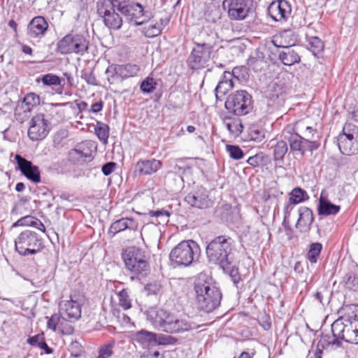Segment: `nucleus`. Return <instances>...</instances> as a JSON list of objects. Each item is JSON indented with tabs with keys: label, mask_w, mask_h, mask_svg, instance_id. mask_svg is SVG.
<instances>
[{
	"label": "nucleus",
	"mask_w": 358,
	"mask_h": 358,
	"mask_svg": "<svg viewBox=\"0 0 358 358\" xmlns=\"http://www.w3.org/2000/svg\"><path fill=\"white\" fill-rule=\"evenodd\" d=\"M146 316L155 328L171 334H182L199 327L188 316L177 317L162 308H150Z\"/></svg>",
	"instance_id": "1"
},
{
	"label": "nucleus",
	"mask_w": 358,
	"mask_h": 358,
	"mask_svg": "<svg viewBox=\"0 0 358 358\" xmlns=\"http://www.w3.org/2000/svg\"><path fill=\"white\" fill-rule=\"evenodd\" d=\"M194 289L199 310L210 313L220 305L222 293L220 289L208 281L205 275L199 276L194 282Z\"/></svg>",
	"instance_id": "2"
},
{
	"label": "nucleus",
	"mask_w": 358,
	"mask_h": 358,
	"mask_svg": "<svg viewBox=\"0 0 358 358\" xmlns=\"http://www.w3.org/2000/svg\"><path fill=\"white\" fill-rule=\"evenodd\" d=\"M122 257L131 280H141L149 273L148 257L143 250L136 246L128 247L123 250Z\"/></svg>",
	"instance_id": "3"
},
{
	"label": "nucleus",
	"mask_w": 358,
	"mask_h": 358,
	"mask_svg": "<svg viewBox=\"0 0 358 358\" xmlns=\"http://www.w3.org/2000/svg\"><path fill=\"white\" fill-rule=\"evenodd\" d=\"M215 35L212 31L210 34L205 30L201 31L200 36L203 38V41L194 43V47L187 59L190 69H200L208 66L213 52V41L215 38Z\"/></svg>",
	"instance_id": "4"
},
{
	"label": "nucleus",
	"mask_w": 358,
	"mask_h": 358,
	"mask_svg": "<svg viewBox=\"0 0 358 358\" xmlns=\"http://www.w3.org/2000/svg\"><path fill=\"white\" fill-rule=\"evenodd\" d=\"M233 240L227 236H218L213 239L206 247V255L210 262L220 267L227 266L229 260L234 258L232 254Z\"/></svg>",
	"instance_id": "5"
},
{
	"label": "nucleus",
	"mask_w": 358,
	"mask_h": 358,
	"mask_svg": "<svg viewBox=\"0 0 358 358\" xmlns=\"http://www.w3.org/2000/svg\"><path fill=\"white\" fill-rule=\"evenodd\" d=\"M358 326V317L356 314L346 315L331 324V332L334 336L332 341H328V345H335L338 347L341 345L339 340L346 343L355 344L356 336H353V328Z\"/></svg>",
	"instance_id": "6"
},
{
	"label": "nucleus",
	"mask_w": 358,
	"mask_h": 358,
	"mask_svg": "<svg viewBox=\"0 0 358 358\" xmlns=\"http://www.w3.org/2000/svg\"><path fill=\"white\" fill-rule=\"evenodd\" d=\"M199 252V246L195 241H183L171 250L169 259L176 266H188L198 258Z\"/></svg>",
	"instance_id": "7"
},
{
	"label": "nucleus",
	"mask_w": 358,
	"mask_h": 358,
	"mask_svg": "<svg viewBox=\"0 0 358 358\" xmlns=\"http://www.w3.org/2000/svg\"><path fill=\"white\" fill-rule=\"evenodd\" d=\"M115 2L117 10L135 26L143 25L150 17V13L145 11L143 6L134 0H115Z\"/></svg>",
	"instance_id": "8"
},
{
	"label": "nucleus",
	"mask_w": 358,
	"mask_h": 358,
	"mask_svg": "<svg viewBox=\"0 0 358 358\" xmlns=\"http://www.w3.org/2000/svg\"><path fill=\"white\" fill-rule=\"evenodd\" d=\"M15 250L22 256L32 255L43 248V239L35 231L24 230L15 241Z\"/></svg>",
	"instance_id": "9"
},
{
	"label": "nucleus",
	"mask_w": 358,
	"mask_h": 358,
	"mask_svg": "<svg viewBox=\"0 0 358 358\" xmlns=\"http://www.w3.org/2000/svg\"><path fill=\"white\" fill-rule=\"evenodd\" d=\"M89 41L82 34L71 33L66 35L57 44V49L62 55H83L88 50Z\"/></svg>",
	"instance_id": "10"
},
{
	"label": "nucleus",
	"mask_w": 358,
	"mask_h": 358,
	"mask_svg": "<svg viewBox=\"0 0 358 358\" xmlns=\"http://www.w3.org/2000/svg\"><path fill=\"white\" fill-rule=\"evenodd\" d=\"M224 106L235 115H245L252 109V96L245 90H238L228 96Z\"/></svg>",
	"instance_id": "11"
},
{
	"label": "nucleus",
	"mask_w": 358,
	"mask_h": 358,
	"mask_svg": "<svg viewBox=\"0 0 358 358\" xmlns=\"http://www.w3.org/2000/svg\"><path fill=\"white\" fill-rule=\"evenodd\" d=\"M338 146L343 155L358 154V127L353 124H345L343 132L337 138Z\"/></svg>",
	"instance_id": "12"
},
{
	"label": "nucleus",
	"mask_w": 358,
	"mask_h": 358,
	"mask_svg": "<svg viewBox=\"0 0 358 358\" xmlns=\"http://www.w3.org/2000/svg\"><path fill=\"white\" fill-rule=\"evenodd\" d=\"M115 0H99L97 13L103 19L104 24L110 29L117 30L121 28L122 19L116 12L117 6Z\"/></svg>",
	"instance_id": "13"
},
{
	"label": "nucleus",
	"mask_w": 358,
	"mask_h": 358,
	"mask_svg": "<svg viewBox=\"0 0 358 358\" xmlns=\"http://www.w3.org/2000/svg\"><path fill=\"white\" fill-rule=\"evenodd\" d=\"M282 136L286 142L289 143L291 151L294 152H299L302 155L306 151L313 152L316 150L320 145V142L308 141L309 140L304 139L299 134L291 131L290 127H287L284 129Z\"/></svg>",
	"instance_id": "14"
},
{
	"label": "nucleus",
	"mask_w": 358,
	"mask_h": 358,
	"mask_svg": "<svg viewBox=\"0 0 358 358\" xmlns=\"http://www.w3.org/2000/svg\"><path fill=\"white\" fill-rule=\"evenodd\" d=\"M222 6L231 20L241 21L245 20L250 12L252 0H224Z\"/></svg>",
	"instance_id": "15"
},
{
	"label": "nucleus",
	"mask_w": 358,
	"mask_h": 358,
	"mask_svg": "<svg viewBox=\"0 0 358 358\" xmlns=\"http://www.w3.org/2000/svg\"><path fill=\"white\" fill-rule=\"evenodd\" d=\"M50 130V122L43 114L39 113L31 118L28 136L31 141H41L48 136Z\"/></svg>",
	"instance_id": "16"
},
{
	"label": "nucleus",
	"mask_w": 358,
	"mask_h": 358,
	"mask_svg": "<svg viewBox=\"0 0 358 358\" xmlns=\"http://www.w3.org/2000/svg\"><path fill=\"white\" fill-rule=\"evenodd\" d=\"M96 150V145L93 141H85L78 144L76 148L71 149L69 152L70 159L75 162L91 161L92 154Z\"/></svg>",
	"instance_id": "17"
},
{
	"label": "nucleus",
	"mask_w": 358,
	"mask_h": 358,
	"mask_svg": "<svg viewBox=\"0 0 358 358\" xmlns=\"http://www.w3.org/2000/svg\"><path fill=\"white\" fill-rule=\"evenodd\" d=\"M59 315L66 322H74L81 316V305L71 296L69 300L62 301L59 303Z\"/></svg>",
	"instance_id": "18"
},
{
	"label": "nucleus",
	"mask_w": 358,
	"mask_h": 358,
	"mask_svg": "<svg viewBox=\"0 0 358 358\" xmlns=\"http://www.w3.org/2000/svg\"><path fill=\"white\" fill-rule=\"evenodd\" d=\"M185 201L192 207L203 209L210 207L212 201L209 199L208 191L199 187L196 191L189 193Z\"/></svg>",
	"instance_id": "19"
},
{
	"label": "nucleus",
	"mask_w": 358,
	"mask_h": 358,
	"mask_svg": "<svg viewBox=\"0 0 358 358\" xmlns=\"http://www.w3.org/2000/svg\"><path fill=\"white\" fill-rule=\"evenodd\" d=\"M15 159L19 169L24 176L35 183L41 181L40 171L38 166H34L31 162L27 160L20 155H16Z\"/></svg>",
	"instance_id": "20"
},
{
	"label": "nucleus",
	"mask_w": 358,
	"mask_h": 358,
	"mask_svg": "<svg viewBox=\"0 0 358 358\" xmlns=\"http://www.w3.org/2000/svg\"><path fill=\"white\" fill-rule=\"evenodd\" d=\"M269 16L275 22L286 20L291 13V6L285 0L273 1L268 7Z\"/></svg>",
	"instance_id": "21"
},
{
	"label": "nucleus",
	"mask_w": 358,
	"mask_h": 358,
	"mask_svg": "<svg viewBox=\"0 0 358 358\" xmlns=\"http://www.w3.org/2000/svg\"><path fill=\"white\" fill-rule=\"evenodd\" d=\"M285 87L283 83L272 82L267 87L266 96L273 102V104L275 103L277 106H280L285 102Z\"/></svg>",
	"instance_id": "22"
},
{
	"label": "nucleus",
	"mask_w": 358,
	"mask_h": 358,
	"mask_svg": "<svg viewBox=\"0 0 358 358\" xmlns=\"http://www.w3.org/2000/svg\"><path fill=\"white\" fill-rule=\"evenodd\" d=\"M308 198L309 196L304 189L300 187L293 189L289 194V201L284 207V222L289 217L293 206L301 203Z\"/></svg>",
	"instance_id": "23"
},
{
	"label": "nucleus",
	"mask_w": 358,
	"mask_h": 358,
	"mask_svg": "<svg viewBox=\"0 0 358 358\" xmlns=\"http://www.w3.org/2000/svg\"><path fill=\"white\" fill-rule=\"evenodd\" d=\"M237 70L238 69L235 68L232 73L224 71L222 80L215 89V96L217 100H222V98L234 87L233 78Z\"/></svg>",
	"instance_id": "24"
},
{
	"label": "nucleus",
	"mask_w": 358,
	"mask_h": 358,
	"mask_svg": "<svg viewBox=\"0 0 358 358\" xmlns=\"http://www.w3.org/2000/svg\"><path fill=\"white\" fill-rule=\"evenodd\" d=\"M48 28V24L42 16L34 17L27 27V34L31 38L43 36Z\"/></svg>",
	"instance_id": "25"
},
{
	"label": "nucleus",
	"mask_w": 358,
	"mask_h": 358,
	"mask_svg": "<svg viewBox=\"0 0 358 358\" xmlns=\"http://www.w3.org/2000/svg\"><path fill=\"white\" fill-rule=\"evenodd\" d=\"M161 161L152 159L148 160H139L135 165V171L139 175H152L161 169Z\"/></svg>",
	"instance_id": "26"
},
{
	"label": "nucleus",
	"mask_w": 358,
	"mask_h": 358,
	"mask_svg": "<svg viewBox=\"0 0 358 358\" xmlns=\"http://www.w3.org/2000/svg\"><path fill=\"white\" fill-rule=\"evenodd\" d=\"M297 41L298 36L293 31L285 30L273 42L275 46L285 48L295 45Z\"/></svg>",
	"instance_id": "27"
},
{
	"label": "nucleus",
	"mask_w": 358,
	"mask_h": 358,
	"mask_svg": "<svg viewBox=\"0 0 358 358\" xmlns=\"http://www.w3.org/2000/svg\"><path fill=\"white\" fill-rule=\"evenodd\" d=\"M299 215L296 227L301 229V231L306 230L314 220L313 212L309 208L302 206L299 209Z\"/></svg>",
	"instance_id": "28"
},
{
	"label": "nucleus",
	"mask_w": 358,
	"mask_h": 358,
	"mask_svg": "<svg viewBox=\"0 0 358 358\" xmlns=\"http://www.w3.org/2000/svg\"><path fill=\"white\" fill-rule=\"evenodd\" d=\"M140 71V67L137 64H127L124 65H116L114 68L115 76L122 78H127L136 76Z\"/></svg>",
	"instance_id": "29"
},
{
	"label": "nucleus",
	"mask_w": 358,
	"mask_h": 358,
	"mask_svg": "<svg viewBox=\"0 0 358 358\" xmlns=\"http://www.w3.org/2000/svg\"><path fill=\"white\" fill-rule=\"evenodd\" d=\"M278 59L286 66H291L301 61L298 52L291 48H285L278 53Z\"/></svg>",
	"instance_id": "30"
},
{
	"label": "nucleus",
	"mask_w": 358,
	"mask_h": 358,
	"mask_svg": "<svg viewBox=\"0 0 358 358\" xmlns=\"http://www.w3.org/2000/svg\"><path fill=\"white\" fill-rule=\"evenodd\" d=\"M155 333L145 329L138 331L132 335L134 341L144 346L155 345Z\"/></svg>",
	"instance_id": "31"
},
{
	"label": "nucleus",
	"mask_w": 358,
	"mask_h": 358,
	"mask_svg": "<svg viewBox=\"0 0 358 358\" xmlns=\"http://www.w3.org/2000/svg\"><path fill=\"white\" fill-rule=\"evenodd\" d=\"M143 24V34L148 38H153L158 36L162 31V23L152 19V15Z\"/></svg>",
	"instance_id": "32"
},
{
	"label": "nucleus",
	"mask_w": 358,
	"mask_h": 358,
	"mask_svg": "<svg viewBox=\"0 0 358 358\" xmlns=\"http://www.w3.org/2000/svg\"><path fill=\"white\" fill-rule=\"evenodd\" d=\"M340 206L333 204L329 200L321 196L317 208L318 214L323 215H336L340 210Z\"/></svg>",
	"instance_id": "33"
},
{
	"label": "nucleus",
	"mask_w": 358,
	"mask_h": 358,
	"mask_svg": "<svg viewBox=\"0 0 358 358\" xmlns=\"http://www.w3.org/2000/svg\"><path fill=\"white\" fill-rule=\"evenodd\" d=\"M288 151V146L286 141H278L273 147V159L278 164H282L284 157Z\"/></svg>",
	"instance_id": "34"
},
{
	"label": "nucleus",
	"mask_w": 358,
	"mask_h": 358,
	"mask_svg": "<svg viewBox=\"0 0 358 358\" xmlns=\"http://www.w3.org/2000/svg\"><path fill=\"white\" fill-rule=\"evenodd\" d=\"M18 226H32L38 229L43 232L45 231V226L39 220L36 219L35 217L29 215L24 216L19 219L13 224V227Z\"/></svg>",
	"instance_id": "35"
},
{
	"label": "nucleus",
	"mask_w": 358,
	"mask_h": 358,
	"mask_svg": "<svg viewBox=\"0 0 358 358\" xmlns=\"http://www.w3.org/2000/svg\"><path fill=\"white\" fill-rule=\"evenodd\" d=\"M134 220L129 218H122L114 222L110 227L108 234H112L113 236L118 232L125 230L128 228H131V224H133Z\"/></svg>",
	"instance_id": "36"
},
{
	"label": "nucleus",
	"mask_w": 358,
	"mask_h": 358,
	"mask_svg": "<svg viewBox=\"0 0 358 358\" xmlns=\"http://www.w3.org/2000/svg\"><path fill=\"white\" fill-rule=\"evenodd\" d=\"M27 343L32 346L38 347L43 350L46 354H51L52 352V350L45 343L43 334H37L29 338Z\"/></svg>",
	"instance_id": "37"
},
{
	"label": "nucleus",
	"mask_w": 358,
	"mask_h": 358,
	"mask_svg": "<svg viewBox=\"0 0 358 358\" xmlns=\"http://www.w3.org/2000/svg\"><path fill=\"white\" fill-rule=\"evenodd\" d=\"M109 130V127L106 124L99 121L96 122L95 134L98 138L105 145L108 143Z\"/></svg>",
	"instance_id": "38"
},
{
	"label": "nucleus",
	"mask_w": 358,
	"mask_h": 358,
	"mask_svg": "<svg viewBox=\"0 0 358 358\" xmlns=\"http://www.w3.org/2000/svg\"><path fill=\"white\" fill-rule=\"evenodd\" d=\"M249 141L261 143L265 138L264 131L256 125H252L248 129Z\"/></svg>",
	"instance_id": "39"
},
{
	"label": "nucleus",
	"mask_w": 358,
	"mask_h": 358,
	"mask_svg": "<svg viewBox=\"0 0 358 358\" xmlns=\"http://www.w3.org/2000/svg\"><path fill=\"white\" fill-rule=\"evenodd\" d=\"M204 17L208 22L215 23L221 18V12L215 5L209 6L204 13Z\"/></svg>",
	"instance_id": "40"
},
{
	"label": "nucleus",
	"mask_w": 358,
	"mask_h": 358,
	"mask_svg": "<svg viewBox=\"0 0 358 358\" xmlns=\"http://www.w3.org/2000/svg\"><path fill=\"white\" fill-rule=\"evenodd\" d=\"M322 249V245L320 243H313L310 245L308 252L307 253V259L310 263L315 264L320 255Z\"/></svg>",
	"instance_id": "41"
},
{
	"label": "nucleus",
	"mask_w": 358,
	"mask_h": 358,
	"mask_svg": "<svg viewBox=\"0 0 358 358\" xmlns=\"http://www.w3.org/2000/svg\"><path fill=\"white\" fill-rule=\"evenodd\" d=\"M224 124L231 135L238 136L241 132L243 126L238 120L226 117Z\"/></svg>",
	"instance_id": "42"
},
{
	"label": "nucleus",
	"mask_w": 358,
	"mask_h": 358,
	"mask_svg": "<svg viewBox=\"0 0 358 358\" xmlns=\"http://www.w3.org/2000/svg\"><path fill=\"white\" fill-rule=\"evenodd\" d=\"M221 268L225 273H229V275L231 278L233 282L235 285H237L240 282L241 276L238 273V268H236L235 266L234 265V259L229 260V262L227 265V266Z\"/></svg>",
	"instance_id": "43"
},
{
	"label": "nucleus",
	"mask_w": 358,
	"mask_h": 358,
	"mask_svg": "<svg viewBox=\"0 0 358 358\" xmlns=\"http://www.w3.org/2000/svg\"><path fill=\"white\" fill-rule=\"evenodd\" d=\"M307 45L314 55L320 53L324 48L323 42L317 36L308 38Z\"/></svg>",
	"instance_id": "44"
},
{
	"label": "nucleus",
	"mask_w": 358,
	"mask_h": 358,
	"mask_svg": "<svg viewBox=\"0 0 358 358\" xmlns=\"http://www.w3.org/2000/svg\"><path fill=\"white\" fill-rule=\"evenodd\" d=\"M157 83L152 77H147L141 83L140 89L143 93H152L157 88Z\"/></svg>",
	"instance_id": "45"
},
{
	"label": "nucleus",
	"mask_w": 358,
	"mask_h": 358,
	"mask_svg": "<svg viewBox=\"0 0 358 358\" xmlns=\"http://www.w3.org/2000/svg\"><path fill=\"white\" fill-rule=\"evenodd\" d=\"M178 339L172 336L156 334L155 345H175Z\"/></svg>",
	"instance_id": "46"
},
{
	"label": "nucleus",
	"mask_w": 358,
	"mask_h": 358,
	"mask_svg": "<svg viewBox=\"0 0 358 358\" xmlns=\"http://www.w3.org/2000/svg\"><path fill=\"white\" fill-rule=\"evenodd\" d=\"M41 80L44 85H61L62 80L59 77L52 73H47L41 78Z\"/></svg>",
	"instance_id": "47"
},
{
	"label": "nucleus",
	"mask_w": 358,
	"mask_h": 358,
	"mask_svg": "<svg viewBox=\"0 0 358 358\" xmlns=\"http://www.w3.org/2000/svg\"><path fill=\"white\" fill-rule=\"evenodd\" d=\"M344 282L347 288L353 290H358V277L354 273H347L344 277Z\"/></svg>",
	"instance_id": "48"
},
{
	"label": "nucleus",
	"mask_w": 358,
	"mask_h": 358,
	"mask_svg": "<svg viewBox=\"0 0 358 358\" xmlns=\"http://www.w3.org/2000/svg\"><path fill=\"white\" fill-rule=\"evenodd\" d=\"M119 305L124 310H128L131 307V299H129L128 292L123 289L118 293Z\"/></svg>",
	"instance_id": "49"
},
{
	"label": "nucleus",
	"mask_w": 358,
	"mask_h": 358,
	"mask_svg": "<svg viewBox=\"0 0 358 358\" xmlns=\"http://www.w3.org/2000/svg\"><path fill=\"white\" fill-rule=\"evenodd\" d=\"M226 149L230 157L234 159L238 160L243 158L244 156L243 150L238 145H227Z\"/></svg>",
	"instance_id": "50"
},
{
	"label": "nucleus",
	"mask_w": 358,
	"mask_h": 358,
	"mask_svg": "<svg viewBox=\"0 0 358 358\" xmlns=\"http://www.w3.org/2000/svg\"><path fill=\"white\" fill-rule=\"evenodd\" d=\"M114 346V341L101 346L99 350L98 358H109L113 355Z\"/></svg>",
	"instance_id": "51"
},
{
	"label": "nucleus",
	"mask_w": 358,
	"mask_h": 358,
	"mask_svg": "<svg viewBox=\"0 0 358 358\" xmlns=\"http://www.w3.org/2000/svg\"><path fill=\"white\" fill-rule=\"evenodd\" d=\"M304 134L303 138L304 139L309 140L308 141L320 142V134L315 128L312 126H309Z\"/></svg>",
	"instance_id": "52"
},
{
	"label": "nucleus",
	"mask_w": 358,
	"mask_h": 358,
	"mask_svg": "<svg viewBox=\"0 0 358 358\" xmlns=\"http://www.w3.org/2000/svg\"><path fill=\"white\" fill-rule=\"evenodd\" d=\"M64 323H66V321L63 320L61 315L55 314L52 315L51 317L48 320L47 325L49 329L55 331L57 327H58L59 324Z\"/></svg>",
	"instance_id": "53"
},
{
	"label": "nucleus",
	"mask_w": 358,
	"mask_h": 358,
	"mask_svg": "<svg viewBox=\"0 0 358 358\" xmlns=\"http://www.w3.org/2000/svg\"><path fill=\"white\" fill-rule=\"evenodd\" d=\"M145 290L146 291V292L148 295H150V294L156 295L161 292L162 285L159 282L154 281V282L148 283L145 286Z\"/></svg>",
	"instance_id": "54"
},
{
	"label": "nucleus",
	"mask_w": 358,
	"mask_h": 358,
	"mask_svg": "<svg viewBox=\"0 0 358 358\" xmlns=\"http://www.w3.org/2000/svg\"><path fill=\"white\" fill-rule=\"evenodd\" d=\"M308 127L309 125L305 120H299L295 123L294 127H291V131L296 132L303 136L304 133L308 131Z\"/></svg>",
	"instance_id": "55"
},
{
	"label": "nucleus",
	"mask_w": 358,
	"mask_h": 358,
	"mask_svg": "<svg viewBox=\"0 0 358 358\" xmlns=\"http://www.w3.org/2000/svg\"><path fill=\"white\" fill-rule=\"evenodd\" d=\"M149 215L151 217H156L161 218L162 222H167L169 221L168 218L170 217L171 213L164 209H160L157 210H150L149 212Z\"/></svg>",
	"instance_id": "56"
},
{
	"label": "nucleus",
	"mask_w": 358,
	"mask_h": 358,
	"mask_svg": "<svg viewBox=\"0 0 358 358\" xmlns=\"http://www.w3.org/2000/svg\"><path fill=\"white\" fill-rule=\"evenodd\" d=\"M24 102L28 106H37L40 104V97L34 93H29L24 98Z\"/></svg>",
	"instance_id": "57"
},
{
	"label": "nucleus",
	"mask_w": 358,
	"mask_h": 358,
	"mask_svg": "<svg viewBox=\"0 0 358 358\" xmlns=\"http://www.w3.org/2000/svg\"><path fill=\"white\" fill-rule=\"evenodd\" d=\"M81 78L85 80L87 84L96 85V78L92 71H85L81 75Z\"/></svg>",
	"instance_id": "58"
},
{
	"label": "nucleus",
	"mask_w": 358,
	"mask_h": 358,
	"mask_svg": "<svg viewBox=\"0 0 358 358\" xmlns=\"http://www.w3.org/2000/svg\"><path fill=\"white\" fill-rule=\"evenodd\" d=\"M115 166V163L113 162H107L105 164H103L102 166V169H101L103 175H105V176L110 175L113 172Z\"/></svg>",
	"instance_id": "59"
},
{
	"label": "nucleus",
	"mask_w": 358,
	"mask_h": 358,
	"mask_svg": "<svg viewBox=\"0 0 358 358\" xmlns=\"http://www.w3.org/2000/svg\"><path fill=\"white\" fill-rule=\"evenodd\" d=\"M246 162L250 166L256 167V166H258L260 164L261 159H260V157L258 155H254V156L250 157L247 159Z\"/></svg>",
	"instance_id": "60"
},
{
	"label": "nucleus",
	"mask_w": 358,
	"mask_h": 358,
	"mask_svg": "<svg viewBox=\"0 0 358 358\" xmlns=\"http://www.w3.org/2000/svg\"><path fill=\"white\" fill-rule=\"evenodd\" d=\"M103 105V103L102 101H97L92 105L90 111L94 113H99L102 110Z\"/></svg>",
	"instance_id": "61"
},
{
	"label": "nucleus",
	"mask_w": 358,
	"mask_h": 358,
	"mask_svg": "<svg viewBox=\"0 0 358 358\" xmlns=\"http://www.w3.org/2000/svg\"><path fill=\"white\" fill-rule=\"evenodd\" d=\"M78 348L79 350L76 351L75 352H71V355L69 358H80L82 357L81 353V347L79 345L78 343L76 342L75 343H72V348Z\"/></svg>",
	"instance_id": "62"
},
{
	"label": "nucleus",
	"mask_w": 358,
	"mask_h": 358,
	"mask_svg": "<svg viewBox=\"0 0 358 358\" xmlns=\"http://www.w3.org/2000/svg\"><path fill=\"white\" fill-rule=\"evenodd\" d=\"M140 358H162L158 351H148L146 354L141 356Z\"/></svg>",
	"instance_id": "63"
},
{
	"label": "nucleus",
	"mask_w": 358,
	"mask_h": 358,
	"mask_svg": "<svg viewBox=\"0 0 358 358\" xmlns=\"http://www.w3.org/2000/svg\"><path fill=\"white\" fill-rule=\"evenodd\" d=\"M76 106L80 112L84 111L87 108V103L85 101H76Z\"/></svg>",
	"instance_id": "64"
}]
</instances>
